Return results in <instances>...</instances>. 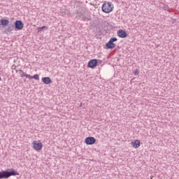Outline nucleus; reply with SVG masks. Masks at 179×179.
Listing matches in <instances>:
<instances>
[{
    "mask_svg": "<svg viewBox=\"0 0 179 179\" xmlns=\"http://www.w3.org/2000/svg\"><path fill=\"white\" fill-rule=\"evenodd\" d=\"M12 176H19V173L13 169L0 171V179H8Z\"/></svg>",
    "mask_w": 179,
    "mask_h": 179,
    "instance_id": "f257e3e1",
    "label": "nucleus"
},
{
    "mask_svg": "<svg viewBox=\"0 0 179 179\" xmlns=\"http://www.w3.org/2000/svg\"><path fill=\"white\" fill-rule=\"evenodd\" d=\"M114 10V6H113V3L108 1H104L101 6V10L103 13H110L113 12Z\"/></svg>",
    "mask_w": 179,
    "mask_h": 179,
    "instance_id": "f03ea898",
    "label": "nucleus"
},
{
    "mask_svg": "<svg viewBox=\"0 0 179 179\" xmlns=\"http://www.w3.org/2000/svg\"><path fill=\"white\" fill-rule=\"evenodd\" d=\"M115 41H118V39L115 37H112L110 38L109 41L106 43V47L108 48V50H113V48H115Z\"/></svg>",
    "mask_w": 179,
    "mask_h": 179,
    "instance_id": "7ed1b4c3",
    "label": "nucleus"
},
{
    "mask_svg": "<svg viewBox=\"0 0 179 179\" xmlns=\"http://www.w3.org/2000/svg\"><path fill=\"white\" fill-rule=\"evenodd\" d=\"M24 27V24H23V22L22 20H16L14 22V29L16 30H22Z\"/></svg>",
    "mask_w": 179,
    "mask_h": 179,
    "instance_id": "20e7f679",
    "label": "nucleus"
},
{
    "mask_svg": "<svg viewBox=\"0 0 179 179\" xmlns=\"http://www.w3.org/2000/svg\"><path fill=\"white\" fill-rule=\"evenodd\" d=\"M97 64H99V60H97L96 59H92L88 62L87 68L94 69V68L97 66Z\"/></svg>",
    "mask_w": 179,
    "mask_h": 179,
    "instance_id": "39448f33",
    "label": "nucleus"
},
{
    "mask_svg": "<svg viewBox=\"0 0 179 179\" xmlns=\"http://www.w3.org/2000/svg\"><path fill=\"white\" fill-rule=\"evenodd\" d=\"M77 15H78V17H80L81 20H90V19L86 17V13L83 10H79L78 11Z\"/></svg>",
    "mask_w": 179,
    "mask_h": 179,
    "instance_id": "423d86ee",
    "label": "nucleus"
},
{
    "mask_svg": "<svg viewBox=\"0 0 179 179\" xmlns=\"http://www.w3.org/2000/svg\"><path fill=\"white\" fill-rule=\"evenodd\" d=\"M32 145L33 149H34V150L38 151L43 149V143L41 142L37 143L36 141H34Z\"/></svg>",
    "mask_w": 179,
    "mask_h": 179,
    "instance_id": "0eeeda50",
    "label": "nucleus"
},
{
    "mask_svg": "<svg viewBox=\"0 0 179 179\" xmlns=\"http://www.w3.org/2000/svg\"><path fill=\"white\" fill-rule=\"evenodd\" d=\"M86 145H94L96 143V138L94 137L89 136L85 140Z\"/></svg>",
    "mask_w": 179,
    "mask_h": 179,
    "instance_id": "6e6552de",
    "label": "nucleus"
},
{
    "mask_svg": "<svg viewBox=\"0 0 179 179\" xmlns=\"http://www.w3.org/2000/svg\"><path fill=\"white\" fill-rule=\"evenodd\" d=\"M117 36L120 38H125L128 37V34H127V31H124L123 29H120L117 31Z\"/></svg>",
    "mask_w": 179,
    "mask_h": 179,
    "instance_id": "1a4fd4ad",
    "label": "nucleus"
},
{
    "mask_svg": "<svg viewBox=\"0 0 179 179\" xmlns=\"http://www.w3.org/2000/svg\"><path fill=\"white\" fill-rule=\"evenodd\" d=\"M9 24V20L7 19H1L0 20V27L2 26V27H7Z\"/></svg>",
    "mask_w": 179,
    "mask_h": 179,
    "instance_id": "9d476101",
    "label": "nucleus"
},
{
    "mask_svg": "<svg viewBox=\"0 0 179 179\" xmlns=\"http://www.w3.org/2000/svg\"><path fill=\"white\" fill-rule=\"evenodd\" d=\"M42 82L45 85H50V83H52V80L50 77H43L42 78Z\"/></svg>",
    "mask_w": 179,
    "mask_h": 179,
    "instance_id": "9b49d317",
    "label": "nucleus"
},
{
    "mask_svg": "<svg viewBox=\"0 0 179 179\" xmlns=\"http://www.w3.org/2000/svg\"><path fill=\"white\" fill-rule=\"evenodd\" d=\"M131 145L133 146V148H135V149H138V148L141 146V141L139 140H135L131 143Z\"/></svg>",
    "mask_w": 179,
    "mask_h": 179,
    "instance_id": "f8f14e48",
    "label": "nucleus"
},
{
    "mask_svg": "<svg viewBox=\"0 0 179 179\" xmlns=\"http://www.w3.org/2000/svg\"><path fill=\"white\" fill-rule=\"evenodd\" d=\"M13 29H15L14 24H8V25H7V29H6V31L10 33V31H13Z\"/></svg>",
    "mask_w": 179,
    "mask_h": 179,
    "instance_id": "ddd939ff",
    "label": "nucleus"
},
{
    "mask_svg": "<svg viewBox=\"0 0 179 179\" xmlns=\"http://www.w3.org/2000/svg\"><path fill=\"white\" fill-rule=\"evenodd\" d=\"M27 76L28 77V79H29V80H31V79H35V80H40V76H38V74H35L33 76L30 75Z\"/></svg>",
    "mask_w": 179,
    "mask_h": 179,
    "instance_id": "4468645a",
    "label": "nucleus"
},
{
    "mask_svg": "<svg viewBox=\"0 0 179 179\" xmlns=\"http://www.w3.org/2000/svg\"><path fill=\"white\" fill-rule=\"evenodd\" d=\"M20 75L21 78H24V76H26L27 78H29L27 76H30V75L24 73V72L22 69L20 70Z\"/></svg>",
    "mask_w": 179,
    "mask_h": 179,
    "instance_id": "2eb2a0df",
    "label": "nucleus"
},
{
    "mask_svg": "<svg viewBox=\"0 0 179 179\" xmlns=\"http://www.w3.org/2000/svg\"><path fill=\"white\" fill-rule=\"evenodd\" d=\"M44 29H48L47 26H43L38 28V31L40 32L41 30H44Z\"/></svg>",
    "mask_w": 179,
    "mask_h": 179,
    "instance_id": "dca6fc26",
    "label": "nucleus"
},
{
    "mask_svg": "<svg viewBox=\"0 0 179 179\" xmlns=\"http://www.w3.org/2000/svg\"><path fill=\"white\" fill-rule=\"evenodd\" d=\"M134 75H139V71L138 69H136L134 72Z\"/></svg>",
    "mask_w": 179,
    "mask_h": 179,
    "instance_id": "f3484780",
    "label": "nucleus"
},
{
    "mask_svg": "<svg viewBox=\"0 0 179 179\" xmlns=\"http://www.w3.org/2000/svg\"><path fill=\"white\" fill-rule=\"evenodd\" d=\"M150 177H151V179L153 178V176H151Z\"/></svg>",
    "mask_w": 179,
    "mask_h": 179,
    "instance_id": "a211bd4d",
    "label": "nucleus"
},
{
    "mask_svg": "<svg viewBox=\"0 0 179 179\" xmlns=\"http://www.w3.org/2000/svg\"><path fill=\"white\" fill-rule=\"evenodd\" d=\"M2 80V78L0 77V81Z\"/></svg>",
    "mask_w": 179,
    "mask_h": 179,
    "instance_id": "6ab92c4d",
    "label": "nucleus"
}]
</instances>
